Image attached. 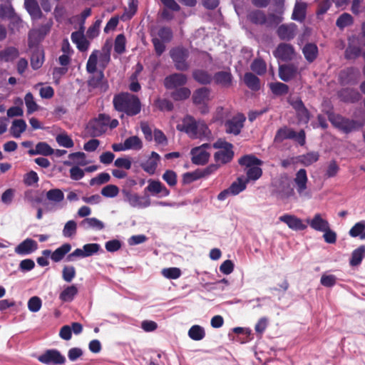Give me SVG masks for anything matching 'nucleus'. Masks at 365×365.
I'll return each mask as SVG.
<instances>
[{"mask_svg":"<svg viewBox=\"0 0 365 365\" xmlns=\"http://www.w3.org/2000/svg\"><path fill=\"white\" fill-rule=\"evenodd\" d=\"M113 104L118 111L127 114H138L140 111V102L138 98L130 93H121L115 96Z\"/></svg>","mask_w":365,"mask_h":365,"instance_id":"f257e3e1","label":"nucleus"},{"mask_svg":"<svg viewBox=\"0 0 365 365\" xmlns=\"http://www.w3.org/2000/svg\"><path fill=\"white\" fill-rule=\"evenodd\" d=\"M169 53L176 70L186 71L190 68V64L187 60L190 52L187 48L180 46H176L171 48Z\"/></svg>","mask_w":365,"mask_h":365,"instance_id":"f03ea898","label":"nucleus"},{"mask_svg":"<svg viewBox=\"0 0 365 365\" xmlns=\"http://www.w3.org/2000/svg\"><path fill=\"white\" fill-rule=\"evenodd\" d=\"M328 118L329 120L334 127L343 130L346 133L354 130L359 129L365 124L364 122L350 120L343 115H328Z\"/></svg>","mask_w":365,"mask_h":365,"instance_id":"7ed1b4c3","label":"nucleus"},{"mask_svg":"<svg viewBox=\"0 0 365 365\" xmlns=\"http://www.w3.org/2000/svg\"><path fill=\"white\" fill-rule=\"evenodd\" d=\"M109 120V115H98L89 121L86 130L90 136L99 137L106 131Z\"/></svg>","mask_w":365,"mask_h":365,"instance_id":"20e7f679","label":"nucleus"},{"mask_svg":"<svg viewBox=\"0 0 365 365\" xmlns=\"http://www.w3.org/2000/svg\"><path fill=\"white\" fill-rule=\"evenodd\" d=\"M274 56L282 61L288 62L294 60L297 53L294 46L287 43H280L273 51Z\"/></svg>","mask_w":365,"mask_h":365,"instance_id":"39448f33","label":"nucleus"},{"mask_svg":"<svg viewBox=\"0 0 365 365\" xmlns=\"http://www.w3.org/2000/svg\"><path fill=\"white\" fill-rule=\"evenodd\" d=\"M38 360L46 365H61L63 364L66 359L56 349H49L38 356Z\"/></svg>","mask_w":365,"mask_h":365,"instance_id":"423d86ee","label":"nucleus"},{"mask_svg":"<svg viewBox=\"0 0 365 365\" xmlns=\"http://www.w3.org/2000/svg\"><path fill=\"white\" fill-rule=\"evenodd\" d=\"M210 147V144L204 143L201 146L192 148L190 152L192 163L195 165L206 164L209 160L210 154L205 150V148Z\"/></svg>","mask_w":365,"mask_h":365,"instance_id":"0eeeda50","label":"nucleus"},{"mask_svg":"<svg viewBox=\"0 0 365 365\" xmlns=\"http://www.w3.org/2000/svg\"><path fill=\"white\" fill-rule=\"evenodd\" d=\"M245 115H233L225 123V130L227 133L238 135L244 125L245 121Z\"/></svg>","mask_w":365,"mask_h":365,"instance_id":"6e6552de","label":"nucleus"},{"mask_svg":"<svg viewBox=\"0 0 365 365\" xmlns=\"http://www.w3.org/2000/svg\"><path fill=\"white\" fill-rule=\"evenodd\" d=\"M279 220L285 223L292 230H304L307 227L300 218L294 215L284 214L280 216Z\"/></svg>","mask_w":365,"mask_h":365,"instance_id":"1a4fd4ad","label":"nucleus"},{"mask_svg":"<svg viewBox=\"0 0 365 365\" xmlns=\"http://www.w3.org/2000/svg\"><path fill=\"white\" fill-rule=\"evenodd\" d=\"M187 78L186 75L175 73L167 76L164 80V85L168 89H173L186 84Z\"/></svg>","mask_w":365,"mask_h":365,"instance_id":"9d476101","label":"nucleus"},{"mask_svg":"<svg viewBox=\"0 0 365 365\" xmlns=\"http://www.w3.org/2000/svg\"><path fill=\"white\" fill-rule=\"evenodd\" d=\"M160 160V156L158 153L153 151L150 157L140 164L141 168L149 175H154Z\"/></svg>","mask_w":365,"mask_h":365,"instance_id":"9b49d317","label":"nucleus"},{"mask_svg":"<svg viewBox=\"0 0 365 365\" xmlns=\"http://www.w3.org/2000/svg\"><path fill=\"white\" fill-rule=\"evenodd\" d=\"M71 250V245L69 243H65L52 253L50 250H45L42 252V254L46 257L51 255V259L55 262H58L63 259L65 255L68 254Z\"/></svg>","mask_w":365,"mask_h":365,"instance_id":"f8f14e48","label":"nucleus"},{"mask_svg":"<svg viewBox=\"0 0 365 365\" xmlns=\"http://www.w3.org/2000/svg\"><path fill=\"white\" fill-rule=\"evenodd\" d=\"M197 127L196 120L191 115H187L183 119L182 124L178 125L177 128L195 138L197 135Z\"/></svg>","mask_w":365,"mask_h":365,"instance_id":"ddd939ff","label":"nucleus"},{"mask_svg":"<svg viewBox=\"0 0 365 365\" xmlns=\"http://www.w3.org/2000/svg\"><path fill=\"white\" fill-rule=\"evenodd\" d=\"M38 249L37 242L31 239L27 238L21 242L16 248L15 252L20 255H25L32 253Z\"/></svg>","mask_w":365,"mask_h":365,"instance_id":"4468645a","label":"nucleus"},{"mask_svg":"<svg viewBox=\"0 0 365 365\" xmlns=\"http://www.w3.org/2000/svg\"><path fill=\"white\" fill-rule=\"evenodd\" d=\"M296 29L294 24H282L278 27L277 34L281 40L289 41L296 36Z\"/></svg>","mask_w":365,"mask_h":365,"instance_id":"2eb2a0df","label":"nucleus"},{"mask_svg":"<svg viewBox=\"0 0 365 365\" xmlns=\"http://www.w3.org/2000/svg\"><path fill=\"white\" fill-rule=\"evenodd\" d=\"M274 191L281 197H289L294 194V190L287 180H279L274 184Z\"/></svg>","mask_w":365,"mask_h":365,"instance_id":"dca6fc26","label":"nucleus"},{"mask_svg":"<svg viewBox=\"0 0 365 365\" xmlns=\"http://www.w3.org/2000/svg\"><path fill=\"white\" fill-rule=\"evenodd\" d=\"M297 74V67L294 64H283L279 67V76L285 82L294 78Z\"/></svg>","mask_w":365,"mask_h":365,"instance_id":"f3484780","label":"nucleus"},{"mask_svg":"<svg viewBox=\"0 0 365 365\" xmlns=\"http://www.w3.org/2000/svg\"><path fill=\"white\" fill-rule=\"evenodd\" d=\"M145 190L154 195L161 194L163 197L170 195V190L159 180H149Z\"/></svg>","mask_w":365,"mask_h":365,"instance_id":"a211bd4d","label":"nucleus"},{"mask_svg":"<svg viewBox=\"0 0 365 365\" xmlns=\"http://www.w3.org/2000/svg\"><path fill=\"white\" fill-rule=\"evenodd\" d=\"M294 180L297 186V192L300 195H304L307 188V183L308 181L306 170L303 168L299 170L296 173V177Z\"/></svg>","mask_w":365,"mask_h":365,"instance_id":"6ab92c4d","label":"nucleus"},{"mask_svg":"<svg viewBox=\"0 0 365 365\" xmlns=\"http://www.w3.org/2000/svg\"><path fill=\"white\" fill-rule=\"evenodd\" d=\"M309 226L316 231L323 232L329 228V223L326 219H323L320 213L314 215L311 220H307Z\"/></svg>","mask_w":365,"mask_h":365,"instance_id":"aec40b11","label":"nucleus"},{"mask_svg":"<svg viewBox=\"0 0 365 365\" xmlns=\"http://www.w3.org/2000/svg\"><path fill=\"white\" fill-rule=\"evenodd\" d=\"M247 19L253 24L261 26L264 25L266 14L262 10L253 9L247 13Z\"/></svg>","mask_w":365,"mask_h":365,"instance_id":"412c9836","label":"nucleus"},{"mask_svg":"<svg viewBox=\"0 0 365 365\" xmlns=\"http://www.w3.org/2000/svg\"><path fill=\"white\" fill-rule=\"evenodd\" d=\"M54 150L46 142H39L36 145L35 149L29 150L31 155H41L48 156L53 155Z\"/></svg>","mask_w":365,"mask_h":365,"instance_id":"4be33fe9","label":"nucleus"},{"mask_svg":"<svg viewBox=\"0 0 365 365\" xmlns=\"http://www.w3.org/2000/svg\"><path fill=\"white\" fill-rule=\"evenodd\" d=\"M339 96L341 100L345 102L354 103L358 101L361 98V94L354 89L344 88L339 92Z\"/></svg>","mask_w":365,"mask_h":365,"instance_id":"5701e85b","label":"nucleus"},{"mask_svg":"<svg viewBox=\"0 0 365 365\" xmlns=\"http://www.w3.org/2000/svg\"><path fill=\"white\" fill-rule=\"evenodd\" d=\"M210 89L202 87L195 91L192 95V101L195 105L203 104L209 101Z\"/></svg>","mask_w":365,"mask_h":365,"instance_id":"b1692460","label":"nucleus"},{"mask_svg":"<svg viewBox=\"0 0 365 365\" xmlns=\"http://www.w3.org/2000/svg\"><path fill=\"white\" fill-rule=\"evenodd\" d=\"M78 288L72 284L66 287L59 294V299L63 302H70L73 300L78 294Z\"/></svg>","mask_w":365,"mask_h":365,"instance_id":"393cba45","label":"nucleus"},{"mask_svg":"<svg viewBox=\"0 0 365 365\" xmlns=\"http://www.w3.org/2000/svg\"><path fill=\"white\" fill-rule=\"evenodd\" d=\"M24 5L33 19H37L41 17L42 13L36 0H25Z\"/></svg>","mask_w":365,"mask_h":365,"instance_id":"a878e982","label":"nucleus"},{"mask_svg":"<svg viewBox=\"0 0 365 365\" xmlns=\"http://www.w3.org/2000/svg\"><path fill=\"white\" fill-rule=\"evenodd\" d=\"M26 127L27 125L24 120L16 119L12 122L10 128L11 134L13 137L18 138L21 136V133L26 130Z\"/></svg>","mask_w":365,"mask_h":365,"instance_id":"bb28decb","label":"nucleus"},{"mask_svg":"<svg viewBox=\"0 0 365 365\" xmlns=\"http://www.w3.org/2000/svg\"><path fill=\"white\" fill-rule=\"evenodd\" d=\"M232 149L221 150L216 152L214 155L215 162L225 164L231 161L234 156V152Z\"/></svg>","mask_w":365,"mask_h":365,"instance_id":"cd10ccee","label":"nucleus"},{"mask_svg":"<svg viewBox=\"0 0 365 365\" xmlns=\"http://www.w3.org/2000/svg\"><path fill=\"white\" fill-rule=\"evenodd\" d=\"M213 78L216 83L229 87L232 83V76L228 71H219L215 74Z\"/></svg>","mask_w":365,"mask_h":365,"instance_id":"c85d7f7f","label":"nucleus"},{"mask_svg":"<svg viewBox=\"0 0 365 365\" xmlns=\"http://www.w3.org/2000/svg\"><path fill=\"white\" fill-rule=\"evenodd\" d=\"M365 257V245H361L351 253L349 264L352 267L359 265Z\"/></svg>","mask_w":365,"mask_h":365,"instance_id":"c756f323","label":"nucleus"},{"mask_svg":"<svg viewBox=\"0 0 365 365\" xmlns=\"http://www.w3.org/2000/svg\"><path fill=\"white\" fill-rule=\"evenodd\" d=\"M192 78L200 84H209L212 77L207 71L202 69H195L192 73Z\"/></svg>","mask_w":365,"mask_h":365,"instance_id":"7c9ffc66","label":"nucleus"},{"mask_svg":"<svg viewBox=\"0 0 365 365\" xmlns=\"http://www.w3.org/2000/svg\"><path fill=\"white\" fill-rule=\"evenodd\" d=\"M244 82L252 91H258L260 88V80L252 73L247 72L245 74Z\"/></svg>","mask_w":365,"mask_h":365,"instance_id":"2f4dec72","label":"nucleus"},{"mask_svg":"<svg viewBox=\"0 0 365 365\" xmlns=\"http://www.w3.org/2000/svg\"><path fill=\"white\" fill-rule=\"evenodd\" d=\"M307 4L302 1H297L292 14V19L302 21L306 16Z\"/></svg>","mask_w":365,"mask_h":365,"instance_id":"473e14b6","label":"nucleus"},{"mask_svg":"<svg viewBox=\"0 0 365 365\" xmlns=\"http://www.w3.org/2000/svg\"><path fill=\"white\" fill-rule=\"evenodd\" d=\"M238 163L240 165L245 166L247 169L254 165H262L263 162L253 155H245L241 157Z\"/></svg>","mask_w":365,"mask_h":365,"instance_id":"72a5a7b5","label":"nucleus"},{"mask_svg":"<svg viewBox=\"0 0 365 365\" xmlns=\"http://www.w3.org/2000/svg\"><path fill=\"white\" fill-rule=\"evenodd\" d=\"M103 77L104 75L103 71H100L99 72L96 73L95 76H93L88 80V86L93 88H101V91H106L107 88V86L105 85L103 81Z\"/></svg>","mask_w":365,"mask_h":365,"instance_id":"f704fd0d","label":"nucleus"},{"mask_svg":"<svg viewBox=\"0 0 365 365\" xmlns=\"http://www.w3.org/2000/svg\"><path fill=\"white\" fill-rule=\"evenodd\" d=\"M352 237H359L361 240H365V220L356 222L349 231Z\"/></svg>","mask_w":365,"mask_h":365,"instance_id":"c9c22d12","label":"nucleus"},{"mask_svg":"<svg viewBox=\"0 0 365 365\" xmlns=\"http://www.w3.org/2000/svg\"><path fill=\"white\" fill-rule=\"evenodd\" d=\"M81 225L86 230L93 228L96 230H101L104 228L103 223L96 217L84 219L81 222Z\"/></svg>","mask_w":365,"mask_h":365,"instance_id":"e433bc0d","label":"nucleus"},{"mask_svg":"<svg viewBox=\"0 0 365 365\" xmlns=\"http://www.w3.org/2000/svg\"><path fill=\"white\" fill-rule=\"evenodd\" d=\"M295 136V131L291 128L284 127L279 128L274 137L276 142H282L285 139H292Z\"/></svg>","mask_w":365,"mask_h":365,"instance_id":"4c0bfd02","label":"nucleus"},{"mask_svg":"<svg viewBox=\"0 0 365 365\" xmlns=\"http://www.w3.org/2000/svg\"><path fill=\"white\" fill-rule=\"evenodd\" d=\"M303 53L309 62H312L317 56L318 48L314 43H307L303 48Z\"/></svg>","mask_w":365,"mask_h":365,"instance_id":"58836bf2","label":"nucleus"},{"mask_svg":"<svg viewBox=\"0 0 365 365\" xmlns=\"http://www.w3.org/2000/svg\"><path fill=\"white\" fill-rule=\"evenodd\" d=\"M124 147L126 150H140L143 148L142 140L137 135H133L125 139Z\"/></svg>","mask_w":365,"mask_h":365,"instance_id":"ea45409f","label":"nucleus"},{"mask_svg":"<svg viewBox=\"0 0 365 365\" xmlns=\"http://www.w3.org/2000/svg\"><path fill=\"white\" fill-rule=\"evenodd\" d=\"M319 158L318 152H309L299 156V161L304 166H309L316 163Z\"/></svg>","mask_w":365,"mask_h":365,"instance_id":"a19ab883","label":"nucleus"},{"mask_svg":"<svg viewBox=\"0 0 365 365\" xmlns=\"http://www.w3.org/2000/svg\"><path fill=\"white\" fill-rule=\"evenodd\" d=\"M19 56V51L14 47H8L0 51V58L5 61H11Z\"/></svg>","mask_w":365,"mask_h":365,"instance_id":"79ce46f5","label":"nucleus"},{"mask_svg":"<svg viewBox=\"0 0 365 365\" xmlns=\"http://www.w3.org/2000/svg\"><path fill=\"white\" fill-rule=\"evenodd\" d=\"M251 70L257 75L262 76L267 71V64L265 61L260 58H255L250 65Z\"/></svg>","mask_w":365,"mask_h":365,"instance_id":"37998d69","label":"nucleus"},{"mask_svg":"<svg viewBox=\"0 0 365 365\" xmlns=\"http://www.w3.org/2000/svg\"><path fill=\"white\" fill-rule=\"evenodd\" d=\"M124 199L127 201L132 207L140 206V197L136 193H133L128 190H123L122 191Z\"/></svg>","mask_w":365,"mask_h":365,"instance_id":"c03bdc74","label":"nucleus"},{"mask_svg":"<svg viewBox=\"0 0 365 365\" xmlns=\"http://www.w3.org/2000/svg\"><path fill=\"white\" fill-rule=\"evenodd\" d=\"M188 336L192 340L200 341L205 337V332L202 327L199 325H193L188 331Z\"/></svg>","mask_w":365,"mask_h":365,"instance_id":"a18cd8bd","label":"nucleus"},{"mask_svg":"<svg viewBox=\"0 0 365 365\" xmlns=\"http://www.w3.org/2000/svg\"><path fill=\"white\" fill-rule=\"evenodd\" d=\"M46 198L53 202L59 203L64 199V194L60 189H51L46 192Z\"/></svg>","mask_w":365,"mask_h":365,"instance_id":"49530a36","label":"nucleus"},{"mask_svg":"<svg viewBox=\"0 0 365 365\" xmlns=\"http://www.w3.org/2000/svg\"><path fill=\"white\" fill-rule=\"evenodd\" d=\"M353 23L352 16L348 13H343L338 17L336 25L340 29H344L345 27L351 26Z\"/></svg>","mask_w":365,"mask_h":365,"instance_id":"de8ad7c7","label":"nucleus"},{"mask_svg":"<svg viewBox=\"0 0 365 365\" xmlns=\"http://www.w3.org/2000/svg\"><path fill=\"white\" fill-rule=\"evenodd\" d=\"M246 181L244 182L240 178H237V181L233 182L227 188L232 195H238L246 188Z\"/></svg>","mask_w":365,"mask_h":365,"instance_id":"09e8293b","label":"nucleus"},{"mask_svg":"<svg viewBox=\"0 0 365 365\" xmlns=\"http://www.w3.org/2000/svg\"><path fill=\"white\" fill-rule=\"evenodd\" d=\"M191 94V91L186 87H181L175 90L171 93V97L175 101H182L188 98Z\"/></svg>","mask_w":365,"mask_h":365,"instance_id":"8fccbe9b","label":"nucleus"},{"mask_svg":"<svg viewBox=\"0 0 365 365\" xmlns=\"http://www.w3.org/2000/svg\"><path fill=\"white\" fill-rule=\"evenodd\" d=\"M162 178L171 187L177 185L178 176L176 173L172 170H166L163 174Z\"/></svg>","mask_w":365,"mask_h":365,"instance_id":"3c124183","label":"nucleus"},{"mask_svg":"<svg viewBox=\"0 0 365 365\" xmlns=\"http://www.w3.org/2000/svg\"><path fill=\"white\" fill-rule=\"evenodd\" d=\"M56 140L60 146L66 148H73L74 145L73 140L66 133H60L57 135L56 137Z\"/></svg>","mask_w":365,"mask_h":365,"instance_id":"603ef678","label":"nucleus"},{"mask_svg":"<svg viewBox=\"0 0 365 365\" xmlns=\"http://www.w3.org/2000/svg\"><path fill=\"white\" fill-rule=\"evenodd\" d=\"M260 165H254L246 170L247 180H258L262 175V170L259 168Z\"/></svg>","mask_w":365,"mask_h":365,"instance_id":"864d4df0","label":"nucleus"},{"mask_svg":"<svg viewBox=\"0 0 365 365\" xmlns=\"http://www.w3.org/2000/svg\"><path fill=\"white\" fill-rule=\"evenodd\" d=\"M269 88L272 92L277 96L286 94L289 91L288 86L280 82L271 83L269 84Z\"/></svg>","mask_w":365,"mask_h":365,"instance_id":"5fc2aeb1","label":"nucleus"},{"mask_svg":"<svg viewBox=\"0 0 365 365\" xmlns=\"http://www.w3.org/2000/svg\"><path fill=\"white\" fill-rule=\"evenodd\" d=\"M99 51L95 50L91 54L86 64V70L90 73H93L96 71L97 61L98 58Z\"/></svg>","mask_w":365,"mask_h":365,"instance_id":"6e6d98bb","label":"nucleus"},{"mask_svg":"<svg viewBox=\"0 0 365 365\" xmlns=\"http://www.w3.org/2000/svg\"><path fill=\"white\" fill-rule=\"evenodd\" d=\"M339 165L335 160H331L326 169L324 176L327 178L335 177L339 171Z\"/></svg>","mask_w":365,"mask_h":365,"instance_id":"4d7b16f0","label":"nucleus"},{"mask_svg":"<svg viewBox=\"0 0 365 365\" xmlns=\"http://www.w3.org/2000/svg\"><path fill=\"white\" fill-rule=\"evenodd\" d=\"M162 274L167 279H176L181 275V270L178 267L165 268L162 270Z\"/></svg>","mask_w":365,"mask_h":365,"instance_id":"13d9d810","label":"nucleus"},{"mask_svg":"<svg viewBox=\"0 0 365 365\" xmlns=\"http://www.w3.org/2000/svg\"><path fill=\"white\" fill-rule=\"evenodd\" d=\"M77 230V225L74 220L68 221L63 227V235L66 237H71L76 235Z\"/></svg>","mask_w":365,"mask_h":365,"instance_id":"bf43d9fd","label":"nucleus"},{"mask_svg":"<svg viewBox=\"0 0 365 365\" xmlns=\"http://www.w3.org/2000/svg\"><path fill=\"white\" fill-rule=\"evenodd\" d=\"M155 106L161 112H170L173 110V103L167 99H158L155 102Z\"/></svg>","mask_w":365,"mask_h":365,"instance_id":"052dcab7","label":"nucleus"},{"mask_svg":"<svg viewBox=\"0 0 365 365\" xmlns=\"http://www.w3.org/2000/svg\"><path fill=\"white\" fill-rule=\"evenodd\" d=\"M101 192L106 197H114L118 195L119 188L115 185H108L103 187Z\"/></svg>","mask_w":365,"mask_h":365,"instance_id":"680f3d73","label":"nucleus"},{"mask_svg":"<svg viewBox=\"0 0 365 365\" xmlns=\"http://www.w3.org/2000/svg\"><path fill=\"white\" fill-rule=\"evenodd\" d=\"M43 61V53L40 51H37L34 52L31 58V65L34 69H38L39 68Z\"/></svg>","mask_w":365,"mask_h":365,"instance_id":"e2e57ef3","label":"nucleus"},{"mask_svg":"<svg viewBox=\"0 0 365 365\" xmlns=\"http://www.w3.org/2000/svg\"><path fill=\"white\" fill-rule=\"evenodd\" d=\"M24 100L28 113H33L38 110V106L36 103L34 96L31 93H28L26 95Z\"/></svg>","mask_w":365,"mask_h":365,"instance_id":"0e129e2a","label":"nucleus"},{"mask_svg":"<svg viewBox=\"0 0 365 365\" xmlns=\"http://www.w3.org/2000/svg\"><path fill=\"white\" fill-rule=\"evenodd\" d=\"M282 21V18L275 14L270 13L266 15L264 26L267 27H274L278 25Z\"/></svg>","mask_w":365,"mask_h":365,"instance_id":"69168bd1","label":"nucleus"},{"mask_svg":"<svg viewBox=\"0 0 365 365\" xmlns=\"http://www.w3.org/2000/svg\"><path fill=\"white\" fill-rule=\"evenodd\" d=\"M337 278L334 274H322L320 279L322 285L326 287H332L336 283Z\"/></svg>","mask_w":365,"mask_h":365,"instance_id":"338daca9","label":"nucleus"},{"mask_svg":"<svg viewBox=\"0 0 365 365\" xmlns=\"http://www.w3.org/2000/svg\"><path fill=\"white\" fill-rule=\"evenodd\" d=\"M289 102L293 108L298 113V114H304L307 112V110L304 106V103L298 98H291Z\"/></svg>","mask_w":365,"mask_h":365,"instance_id":"774afa93","label":"nucleus"}]
</instances>
